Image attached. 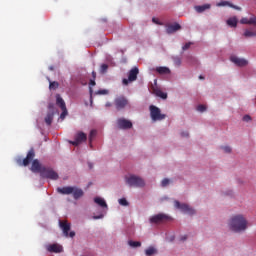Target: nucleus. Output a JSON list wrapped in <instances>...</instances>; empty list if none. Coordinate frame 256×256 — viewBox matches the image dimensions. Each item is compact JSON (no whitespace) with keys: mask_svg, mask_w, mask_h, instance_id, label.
I'll return each instance as SVG.
<instances>
[{"mask_svg":"<svg viewBox=\"0 0 256 256\" xmlns=\"http://www.w3.org/2000/svg\"><path fill=\"white\" fill-rule=\"evenodd\" d=\"M247 220L244 218L243 215L238 214L232 216L229 227L234 233H241L244 232L247 229Z\"/></svg>","mask_w":256,"mask_h":256,"instance_id":"nucleus-1","label":"nucleus"},{"mask_svg":"<svg viewBox=\"0 0 256 256\" xmlns=\"http://www.w3.org/2000/svg\"><path fill=\"white\" fill-rule=\"evenodd\" d=\"M57 191L59 194L62 195H71L73 194V197L75 200H79L83 197L84 191L81 188L73 187V186H65V187H58Z\"/></svg>","mask_w":256,"mask_h":256,"instance_id":"nucleus-2","label":"nucleus"},{"mask_svg":"<svg viewBox=\"0 0 256 256\" xmlns=\"http://www.w3.org/2000/svg\"><path fill=\"white\" fill-rule=\"evenodd\" d=\"M125 180H126L127 185L130 187L144 188L146 185L143 178L136 176V175H130L129 177H126Z\"/></svg>","mask_w":256,"mask_h":256,"instance_id":"nucleus-3","label":"nucleus"},{"mask_svg":"<svg viewBox=\"0 0 256 256\" xmlns=\"http://www.w3.org/2000/svg\"><path fill=\"white\" fill-rule=\"evenodd\" d=\"M150 115H151L152 121L154 122L163 121L166 118V115L161 113L160 108L154 105L150 106Z\"/></svg>","mask_w":256,"mask_h":256,"instance_id":"nucleus-4","label":"nucleus"},{"mask_svg":"<svg viewBox=\"0 0 256 256\" xmlns=\"http://www.w3.org/2000/svg\"><path fill=\"white\" fill-rule=\"evenodd\" d=\"M41 177L45 178V179H50V180H58L59 175L57 174V172H55L52 168H47V167H43V170L41 171Z\"/></svg>","mask_w":256,"mask_h":256,"instance_id":"nucleus-5","label":"nucleus"},{"mask_svg":"<svg viewBox=\"0 0 256 256\" xmlns=\"http://www.w3.org/2000/svg\"><path fill=\"white\" fill-rule=\"evenodd\" d=\"M139 75V69L137 67L132 68L128 73V79H123V85L128 86L129 83H133L137 81V77Z\"/></svg>","mask_w":256,"mask_h":256,"instance_id":"nucleus-6","label":"nucleus"},{"mask_svg":"<svg viewBox=\"0 0 256 256\" xmlns=\"http://www.w3.org/2000/svg\"><path fill=\"white\" fill-rule=\"evenodd\" d=\"M59 225H60V228L62 229L63 231V234L66 238L70 237V238H74L75 237V232L74 231H71L69 233V231L71 230V224L68 223L67 221H59Z\"/></svg>","mask_w":256,"mask_h":256,"instance_id":"nucleus-7","label":"nucleus"},{"mask_svg":"<svg viewBox=\"0 0 256 256\" xmlns=\"http://www.w3.org/2000/svg\"><path fill=\"white\" fill-rule=\"evenodd\" d=\"M56 105L58 107H60L62 110L60 119L64 120L66 118V116L68 115V112H67L65 101L62 99V97L59 94H57V96H56Z\"/></svg>","mask_w":256,"mask_h":256,"instance_id":"nucleus-8","label":"nucleus"},{"mask_svg":"<svg viewBox=\"0 0 256 256\" xmlns=\"http://www.w3.org/2000/svg\"><path fill=\"white\" fill-rule=\"evenodd\" d=\"M174 204L177 209H180L185 214H188V215L195 214V210L192 207H190L188 204H185V203L181 204L178 200H175Z\"/></svg>","mask_w":256,"mask_h":256,"instance_id":"nucleus-9","label":"nucleus"},{"mask_svg":"<svg viewBox=\"0 0 256 256\" xmlns=\"http://www.w3.org/2000/svg\"><path fill=\"white\" fill-rule=\"evenodd\" d=\"M170 220V217L166 214H157V215H154L150 218V223L152 224H161V223H164L166 221Z\"/></svg>","mask_w":256,"mask_h":256,"instance_id":"nucleus-10","label":"nucleus"},{"mask_svg":"<svg viewBox=\"0 0 256 256\" xmlns=\"http://www.w3.org/2000/svg\"><path fill=\"white\" fill-rule=\"evenodd\" d=\"M114 105L118 111H121L128 105V100L124 96H119L115 99Z\"/></svg>","mask_w":256,"mask_h":256,"instance_id":"nucleus-11","label":"nucleus"},{"mask_svg":"<svg viewBox=\"0 0 256 256\" xmlns=\"http://www.w3.org/2000/svg\"><path fill=\"white\" fill-rule=\"evenodd\" d=\"M117 125H118V128L121 130H129V129H132V127H133L132 122L125 118H119L117 120Z\"/></svg>","mask_w":256,"mask_h":256,"instance_id":"nucleus-12","label":"nucleus"},{"mask_svg":"<svg viewBox=\"0 0 256 256\" xmlns=\"http://www.w3.org/2000/svg\"><path fill=\"white\" fill-rule=\"evenodd\" d=\"M86 140H87V135L84 132H78L77 135L75 136V140L71 141L70 144L77 147L82 142H86Z\"/></svg>","mask_w":256,"mask_h":256,"instance_id":"nucleus-13","label":"nucleus"},{"mask_svg":"<svg viewBox=\"0 0 256 256\" xmlns=\"http://www.w3.org/2000/svg\"><path fill=\"white\" fill-rule=\"evenodd\" d=\"M231 61L232 63H234V65L238 66V67H246V65H248V60L244 59V58H239L237 56H231Z\"/></svg>","mask_w":256,"mask_h":256,"instance_id":"nucleus-14","label":"nucleus"},{"mask_svg":"<svg viewBox=\"0 0 256 256\" xmlns=\"http://www.w3.org/2000/svg\"><path fill=\"white\" fill-rule=\"evenodd\" d=\"M34 157H35V151L32 148L27 153V157L23 159L22 166L27 167L33 161Z\"/></svg>","mask_w":256,"mask_h":256,"instance_id":"nucleus-15","label":"nucleus"},{"mask_svg":"<svg viewBox=\"0 0 256 256\" xmlns=\"http://www.w3.org/2000/svg\"><path fill=\"white\" fill-rule=\"evenodd\" d=\"M47 251L50 253L59 254L63 252V247L57 243H54L47 246Z\"/></svg>","mask_w":256,"mask_h":256,"instance_id":"nucleus-16","label":"nucleus"},{"mask_svg":"<svg viewBox=\"0 0 256 256\" xmlns=\"http://www.w3.org/2000/svg\"><path fill=\"white\" fill-rule=\"evenodd\" d=\"M43 166H41L40 162L38 161V159L33 160L32 166H31V171L33 173H40V175L42 174V170H43Z\"/></svg>","mask_w":256,"mask_h":256,"instance_id":"nucleus-17","label":"nucleus"},{"mask_svg":"<svg viewBox=\"0 0 256 256\" xmlns=\"http://www.w3.org/2000/svg\"><path fill=\"white\" fill-rule=\"evenodd\" d=\"M181 26L178 23L170 24L167 26L166 31L168 35H171L172 33H176V31H180Z\"/></svg>","mask_w":256,"mask_h":256,"instance_id":"nucleus-18","label":"nucleus"},{"mask_svg":"<svg viewBox=\"0 0 256 256\" xmlns=\"http://www.w3.org/2000/svg\"><path fill=\"white\" fill-rule=\"evenodd\" d=\"M229 6V7H232V9H236V11H241V7L239 6H235L233 4H231L230 2L228 1H222L218 4V7H226V6Z\"/></svg>","mask_w":256,"mask_h":256,"instance_id":"nucleus-19","label":"nucleus"},{"mask_svg":"<svg viewBox=\"0 0 256 256\" xmlns=\"http://www.w3.org/2000/svg\"><path fill=\"white\" fill-rule=\"evenodd\" d=\"M94 202L100 206L101 208H106L107 209V204L105 202V200L101 197H95L94 198Z\"/></svg>","mask_w":256,"mask_h":256,"instance_id":"nucleus-20","label":"nucleus"},{"mask_svg":"<svg viewBox=\"0 0 256 256\" xmlns=\"http://www.w3.org/2000/svg\"><path fill=\"white\" fill-rule=\"evenodd\" d=\"M156 71L160 74V75H169L170 73V69L168 67H157Z\"/></svg>","mask_w":256,"mask_h":256,"instance_id":"nucleus-21","label":"nucleus"},{"mask_svg":"<svg viewBox=\"0 0 256 256\" xmlns=\"http://www.w3.org/2000/svg\"><path fill=\"white\" fill-rule=\"evenodd\" d=\"M211 5L210 4H205L202 6H196L195 9L197 13H204V11H207V9H210Z\"/></svg>","mask_w":256,"mask_h":256,"instance_id":"nucleus-22","label":"nucleus"},{"mask_svg":"<svg viewBox=\"0 0 256 256\" xmlns=\"http://www.w3.org/2000/svg\"><path fill=\"white\" fill-rule=\"evenodd\" d=\"M157 253H158L157 249L155 247H153V246H150L149 248H147L145 250L146 256H153V255H155Z\"/></svg>","mask_w":256,"mask_h":256,"instance_id":"nucleus-23","label":"nucleus"},{"mask_svg":"<svg viewBox=\"0 0 256 256\" xmlns=\"http://www.w3.org/2000/svg\"><path fill=\"white\" fill-rule=\"evenodd\" d=\"M54 118V112H49L47 116L45 117V122L48 126H51Z\"/></svg>","mask_w":256,"mask_h":256,"instance_id":"nucleus-24","label":"nucleus"},{"mask_svg":"<svg viewBox=\"0 0 256 256\" xmlns=\"http://www.w3.org/2000/svg\"><path fill=\"white\" fill-rule=\"evenodd\" d=\"M237 23L238 20L236 17H232L227 20V25H229V27H237Z\"/></svg>","mask_w":256,"mask_h":256,"instance_id":"nucleus-25","label":"nucleus"},{"mask_svg":"<svg viewBox=\"0 0 256 256\" xmlns=\"http://www.w3.org/2000/svg\"><path fill=\"white\" fill-rule=\"evenodd\" d=\"M157 97L166 100L168 98V94L163 92L162 90H156Z\"/></svg>","mask_w":256,"mask_h":256,"instance_id":"nucleus-26","label":"nucleus"},{"mask_svg":"<svg viewBox=\"0 0 256 256\" xmlns=\"http://www.w3.org/2000/svg\"><path fill=\"white\" fill-rule=\"evenodd\" d=\"M244 37H256V31L253 30H246L244 31Z\"/></svg>","mask_w":256,"mask_h":256,"instance_id":"nucleus-27","label":"nucleus"},{"mask_svg":"<svg viewBox=\"0 0 256 256\" xmlns=\"http://www.w3.org/2000/svg\"><path fill=\"white\" fill-rule=\"evenodd\" d=\"M129 246L132 247V248H138V247H141V242L140 241H133V240H130L128 242Z\"/></svg>","mask_w":256,"mask_h":256,"instance_id":"nucleus-28","label":"nucleus"},{"mask_svg":"<svg viewBox=\"0 0 256 256\" xmlns=\"http://www.w3.org/2000/svg\"><path fill=\"white\" fill-rule=\"evenodd\" d=\"M58 87H59L58 82H56V81L50 82V85H49L50 90H56V89H58Z\"/></svg>","mask_w":256,"mask_h":256,"instance_id":"nucleus-29","label":"nucleus"},{"mask_svg":"<svg viewBox=\"0 0 256 256\" xmlns=\"http://www.w3.org/2000/svg\"><path fill=\"white\" fill-rule=\"evenodd\" d=\"M119 204H120L121 206H124V207H127V206L129 205V203H128V201H127L126 198H121V199H119Z\"/></svg>","mask_w":256,"mask_h":256,"instance_id":"nucleus-30","label":"nucleus"},{"mask_svg":"<svg viewBox=\"0 0 256 256\" xmlns=\"http://www.w3.org/2000/svg\"><path fill=\"white\" fill-rule=\"evenodd\" d=\"M240 23H241L242 25H251L250 19H248V18H242V19L240 20Z\"/></svg>","mask_w":256,"mask_h":256,"instance_id":"nucleus-31","label":"nucleus"},{"mask_svg":"<svg viewBox=\"0 0 256 256\" xmlns=\"http://www.w3.org/2000/svg\"><path fill=\"white\" fill-rule=\"evenodd\" d=\"M108 70V65L107 64H102L100 67V73L104 74Z\"/></svg>","mask_w":256,"mask_h":256,"instance_id":"nucleus-32","label":"nucleus"},{"mask_svg":"<svg viewBox=\"0 0 256 256\" xmlns=\"http://www.w3.org/2000/svg\"><path fill=\"white\" fill-rule=\"evenodd\" d=\"M207 107L205 105H199L197 107L198 112L204 113L206 111Z\"/></svg>","mask_w":256,"mask_h":256,"instance_id":"nucleus-33","label":"nucleus"},{"mask_svg":"<svg viewBox=\"0 0 256 256\" xmlns=\"http://www.w3.org/2000/svg\"><path fill=\"white\" fill-rule=\"evenodd\" d=\"M96 95H108V90L102 89L96 92Z\"/></svg>","mask_w":256,"mask_h":256,"instance_id":"nucleus-34","label":"nucleus"},{"mask_svg":"<svg viewBox=\"0 0 256 256\" xmlns=\"http://www.w3.org/2000/svg\"><path fill=\"white\" fill-rule=\"evenodd\" d=\"M174 63L175 65H177V67H180L182 60L179 57H175L174 58Z\"/></svg>","mask_w":256,"mask_h":256,"instance_id":"nucleus-35","label":"nucleus"},{"mask_svg":"<svg viewBox=\"0 0 256 256\" xmlns=\"http://www.w3.org/2000/svg\"><path fill=\"white\" fill-rule=\"evenodd\" d=\"M170 183V180L168 178L163 179L161 185L162 187H167Z\"/></svg>","mask_w":256,"mask_h":256,"instance_id":"nucleus-36","label":"nucleus"},{"mask_svg":"<svg viewBox=\"0 0 256 256\" xmlns=\"http://www.w3.org/2000/svg\"><path fill=\"white\" fill-rule=\"evenodd\" d=\"M222 149L225 151V153L230 154L232 152V149L230 146H223Z\"/></svg>","mask_w":256,"mask_h":256,"instance_id":"nucleus-37","label":"nucleus"},{"mask_svg":"<svg viewBox=\"0 0 256 256\" xmlns=\"http://www.w3.org/2000/svg\"><path fill=\"white\" fill-rule=\"evenodd\" d=\"M242 121L249 123L251 121V116L250 115H244V118H242Z\"/></svg>","mask_w":256,"mask_h":256,"instance_id":"nucleus-38","label":"nucleus"},{"mask_svg":"<svg viewBox=\"0 0 256 256\" xmlns=\"http://www.w3.org/2000/svg\"><path fill=\"white\" fill-rule=\"evenodd\" d=\"M96 136V130H92L90 132V136H89V140H90V143L92 142V139Z\"/></svg>","mask_w":256,"mask_h":256,"instance_id":"nucleus-39","label":"nucleus"},{"mask_svg":"<svg viewBox=\"0 0 256 256\" xmlns=\"http://www.w3.org/2000/svg\"><path fill=\"white\" fill-rule=\"evenodd\" d=\"M190 46H191V42L186 43V44L183 46V51H187V49H189Z\"/></svg>","mask_w":256,"mask_h":256,"instance_id":"nucleus-40","label":"nucleus"},{"mask_svg":"<svg viewBox=\"0 0 256 256\" xmlns=\"http://www.w3.org/2000/svg\"><path fill=\"white\" fill-rule=\"evenodd\" d=\"M250 25H256V17L250 18Z\"/></svg>","mask_w":256,"mask_h":256,"instance_id":"nucleus-41","label":"nucleus"},{"mask_svg":"<svg viewBox=\"0 0 256 256\" xmlns=\"http://www.w3.org/2000/svg\"><path fill=\"white\" fill-rule=\"evenodd\" d=\"M182 137L188 138L189 137V133L188 131L182 132Z\"/></svg>","mask_w":256,"mask_h":256,"instance_id":"nucleus-42","label":"nucleus"},{"mask_svg":"<svg viewBox=\"0 0 256 256\" xmlns=\"http://www.w3.org/2000/svg\"><path fill=\"white\" fill-rule=\"evenodd\" d=\"M152 21H153V23H156V25H161V23L159 22V20L157 18H153Z\"/></svg>","mask_w":256,"mask_h":256,"instance_id":"nucleus-43","label":"nucleus"},{"mask_svg":"<svg viewBox=\"0 0 256 256\" xmlns=\"http://www.w3.org/2000/svg\"><path fill=\"white\" fill-rule=\"evenodd\" d=\"M93 218H94V220L102 219L103 218V214H100L98 216H94Z\"/></svg>","mask_w":256,"mask_h":256,"instance_id":"nucleus-44","label":"nucleus"},{"mask_svg":"<svg viewBox=\"0 0 256 256\" xmlns=\"http://www.w3.org/2000/svg\"><path fill=\"white\" fill-rule=\"evenodd\" d=\"M95 85H96L95 79L90 80V86H91V87H94Z\"/></svg>","mask_w":256,"mask_h":256,"instance_id":"nucleus-45","label":"nucleus"},{"mask_svg":"<svg viewBox=\"0 0 256 256\" xmlns=\"http://www.w3.org/2000/svg\"><path fill=\"white\" fill-rule=\"evenodd\" d=\"M89 169L92 170L93 169V163L89 162L88 163Z\"/></svg>","mask_w":256,"mask_h":256,"instance_id":"nucleus-46","label":"nucleus"},{"mask_svg":"<svg viewBox=\"0 0 256 256\" xmlns=\"http://www.w3.org/2000/svg\"><path fill=\"white\" fill-rule=\"evenodd\" d=\"M181 240H182V241H186V240H187V235L182 236Z\"/></svg>","mask_w":256,"mask_h":256,"instance_id":"nucleus-47","label":"nucleus"},{"mask_svg":"<svg viewBox=\"0 0 256 256\" xmlns=\"http://www.w3.org/2000/svg\"><path fill=\"white\" fill-rule=\"evenodd\" d=\"M92 76H93V78L95 80L96 79V72L95 71L92 72Z\"/></svg>","mask_w":256,"mask_h":256,"instance_id":"nucleus-48","label":"nucleus"},{"mask_svg":"<svg viewBox=\"0 0 256 256\" xmlns=\"http://www.w3.org/2000/svg\"><path fill=\"white\" fill-rule=\"evenodd\" d=\"M92 94H93V89L90 87V95L92 97Z\"/></svg>","mask_w":256,"mask_h":256,"instance_id":"nucleus-49","label":"nucleus"},{"mask_svg":"<svg viewBox=\"0 0 256 256\" xmlns=\"http://www.w3.org/2000/svg\"><path fill=\"white\" fill-rule=\"evenodd\" d=\"M49 69H50V71H54V67L53 66H50Z\"/></svg>","mask_w":256,"mask_h":256,"instance_id":"nucleus-50","label":"nucleus"},{"mask_svg":"<svg viewBox=\"0 0 256 256\" xmlns=\"http://www.w3.org/2000/svg\"><path fill=\"white\" fill-rule=\"evenodd\" d=\"M106 107H111V104L110 103H106Z\"/></svg>","mask_w":256,"mask_h":256,"instance_id":"nucleus-51","label":"nucleus"},{"mask_svg":"<svg viewBox=\"0 0 256 256\" xmlns=\"http://www.w3.org/2000/svg\"><path fill=\"white\" fill-rule=\"evenodd\" d=\"M204 79V77L203 76H200V80H203Z\"/></svg>","mask_w":256,"mask_h":256,"instance_id":"nucleus-52","label":"nucleus"},{"mask_svg":"<svg viewBox=\"0 0 256 256\" xmlns=\"http://www.w3.org/2000/svg\"><path fill=\"white\" fill-rule=\"evenodd\" d=\"M18 164H20V165H21V160H18Z\"/></svg>","mask_w":256,"mask_h":256,"instance_id":"nucleus-53","label":"nucleus"}]
</instances>
